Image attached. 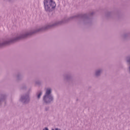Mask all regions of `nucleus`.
Returning <instances> with one entry per match:
<instances>
[{"mask_svg": "<svg viewBox=\"0 0 130 130\" xmlns=\"http://www.w3.org/2000/svg\"><path fill=\"white\" fill-rule=\"evenodd\" d=\"M44 4L46 11H49L50 8L54 9V8L56 7L55 2H53L52 0H44Z\"/></svg>", "mask_w": 130, "mask_h": 130, "instance_id": "obj_1", "label": "nucleus"}, {"mask_svg": "<svg viewBox=\"0 0 130 130\" xmlns=\"http://www.w3.org/2000/svg\"><path fill=\"white\" fill-rule=\"evenodd\" d=\"M50 93H51V89H47V91L46 92V94L44 96V101L46 102V100L47 98L49 99V102H50V101H52L53 100V99L52 98V96L50 95Z\"/></svg>", "mask_w": 130, "mask_h": 130, "instance_id": "obj_2", "label": "nucleus"}, {"mask_svg": "<svg viewBox=\"0 0 130 130\" xmlns=\"http://www.w3.org/2000/svg\"><path fill=\"white\" fill-rule=\"evenodd\" d=\"M42 95V93L40 92L38 95V98L39 99L40 98V96Z\"/></svg>", "mask_w": 130, "mask_h": 130, "instance_id": "obj_3", "label": "nucleus"}, {"mask_svg": "<svg viewBox=\"0 0 130 130\" xmlns=\"http://www.w3.org/2000/svg\"><path fill=\"white\" fill-rule=\"evenodd\" d=\"M100 73V71H97L96 72V76H98V75H99V73Z\"/></svg>", "mask_w": 130, "mask_h": 130, "instance_id": "obj_4", "label": "nucleus"}, {"mask_svg": "<svg viewBox=\"0 0 130 130\" xmlns=\"http://www.w3.org/2000/svg\"><path fill=\"white\" fill-rule=\"evenodd\" d=\"M46 103H48V102H46Z\"/></svg>", "mask_w": 130, "mask_h": 130, "instance_id": "obj_5", "label": "nucleus"}]
</instances>
